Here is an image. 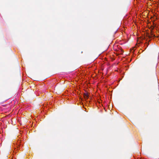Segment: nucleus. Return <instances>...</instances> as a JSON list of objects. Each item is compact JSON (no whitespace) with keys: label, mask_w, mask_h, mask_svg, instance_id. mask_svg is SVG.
I'll return each instance as SVG.
<instances>
[{"label":"nucleus","mask_w":159,"mask_h":159,"mask_svg":"<svg viewBox=\"0 0 159 159\" xmlns=\"http://www.w3.org/2000/svg\"><path fill=\"white\" fill-rule=\"evenodd\" d=\"M84 96L85 99H87L89 97V95L87 93L84 94Z\"/></svg>","instance_id":"obj_1"}]
</instances>
